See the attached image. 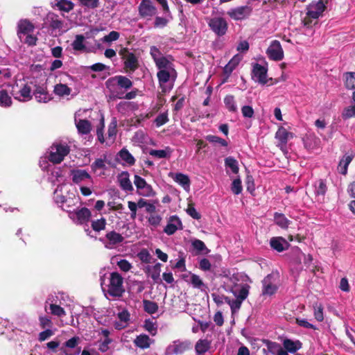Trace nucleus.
<instances>
[{"label": "nucleus", "mask_w": 355, "mask_h": 355, "mask_svg": "<svg viewBox=\"0 0 355 355\" xmlns=\"http://www.w3.org/2000/svg\"><path fill=\"white\" fill-rule=\"evenodd\" d=\"M101 286L105 294L120 297L125 293L123 277L116 272H111L107 277L101 278Z\"/></svg>", "instance_id": "f257e3e1"}, {"label": "nucleus", "mask_w": 355, "mask_h": 355, "mask_svg": "<svg viewBox=\"0 0 355 355\" xmlns=\"http://www.w3.org/2000/svg\"><path fill=\"white\" fill-rule=\"evenodd\" d=\"M245 278V275L242 273H234L232 276L225 277L223 287L226 291L232 294L239 293L243 288L249 292L250 286L244 283Z\"/></svg>", "instance_id": "f03ea898"}, {"label": "nucleus", "mask_w": 355, "mask_h": 355, "mask_svg": "<svg viewBox=\"0 0 355 355\" xmlns=\"http://www.w3.org/2000/svg\"><path fill=\"white\" fill-rule=\"evenodd\" d=\"M11 94L16 99L21 102H26L32 98L31 87L22 81L16 83L12 87Z\"/></svg>", "instance_id": "7ed1b4c3"}, {"label": "nucleus", "mask_w": 355, "mask_h": 355, "mask_svg": "<svg viewBox=\"0 0 355 355\" xmlns=\"http://www.w3.org/2000/svg\"><path fill=\"white\" fill-rule=\"evenodd\" d=\"M69 150L67 144L55 143L49 148V159L53 164H59L69 154Z\"/></svg>", "instance_id": "20e7f679"}, {"label": "nucleus", "mask_w": 355, "mask_h": 355, "mask_svg": "<svg viewBox=\"0 0 355 355\" xmlns=\"http://www.w3.org/2000/svg\"><path fill=\"white\" fill-rule=\"evenodd\" d=\"M119 54L121 55L123 60L124 67L126 72L132 73L139 67V61L137 57L128 49H121Z\"/></svg>", "instance_id": "39448f33"}, {"label": "nucleus", "mask_w": 355, "mask_h": 355, "mask_svg": "<svg viewBox=\"0 0 355 355\" xmlns=\"http://www.w3.org/2000/svg\"><path fill=\"white\" fill-rule=\"evenodd\" d=\"M325 9V5L322 0H319L317 2H313L307 7V17L309 19L305 18L303 20L304 26H309L311 23L309 19H318Z\"/></svg>", "instance_id": "423d86ee"}, {"label": "nucleus", "mask_w": 355, "mask_h": 355, "mask_svg": "<svg viewBox=\"0 0 355 355\" xmlns=\"http://www.w3.org/2000/svg\"><path fill=\"white\" fill-rule=\"evenodd\" d=\"M69 212V218L78 225H84L89 222L92 214L89 209L83 207L73 211L66 209Z\"/></svg>", "instance_id": "0eeeda50"}, {"label": "nucleus", "mask_w": 355, "mask_h": 355, "mask_svg": "<svg viewBox=\"0 0 355 355\" xmlns=\"http://www.w3.org/2000/svg\"><path fill=\"white\" fill-rule=\"evenodd\" d=\"M278 275L272 273L267 275L262 281V295L270 296L276 293L278 288Z\"/></svg>", "instance_id": "6e6552de"}, {"label": "nucleus", "mask_w": 355, "mask_h": 355, "mask_svg": "<svg viewBox=\"0 0 355 355\" xmlns=\"http://www.w3.org/2000/svg\"><path fill=\"white\" fill-rule=\"evenodd\" d=\"M134 184L137 188L139 195L144 197L154 196L155 192L152 186L146 182V181L138 175L134 176Z\"/></svg>", "instance_id": "1a4fd4ad"}, {"label": "nucleus", "mask_w": 355, "mask_h": 355, "mask_svg": "<svg viewBox=\"0 0 355 355\" xmlns=\"http://www.w3.org/2000/svg\"><path fill=\"white\" fill-rule=\"evenodd\" d=\"M248 290L243 288L239 293L233 294L235 299L225 298V301L230 305L232 313L237 312L240 309L243 302L248 297Z\"/></svg>", "instance_id": "9d476101"}, {"label": "nucleus", "mask_w": 355, "mask_h": 355, "mask_svg": "<svg viewBox=\"0 0 355 355\" xmlns=\"http://www.w3.org/2000/svg\"><path fill=\"white\" fill-rule=\"evenodd\" d=\"M191 347L189 341L177 340L168 345L165 350V355H178L184 353Z\"/></svg>", "instance_id": "9b49d317"}, {"label": "nucleus", "mask_w": 355, "mask_h": 355, "mask_svg": "<svg viewBox=\"0 0 355 355\" xmlns=\"http://www.w3.org/2000/svg\"><path fill=\"white\" fill-rule=\"evenodd\" d=\"M208 25L218 36L224 35L227 30V23L223 17H216L210 19Z\"/></svg>", "instance_id": "f8f14e48"}, {"label": "nucleus", "mask_w": 355, "mask_h": 355, "mask_svg": "<svg viewBox=\"0 0 355 355\" xmlns=\"http://www.w3.org/2000/svg\"><path fill=\"white\" fill-rule=\"evenodd\" d=\"M268 57L275 61H280L284 58V51L278 40H272L266 50Z\"/></svg>", "instance_id": "ddd939ff"}, {"label": "nucleus", "mask_w": 355, "mask_h": 355, "mask_svg": "<svg viewBox=\"0 0 355 355\" xmlns=\"http://www.w3.org/2000/svg\"><path fill=\"white\" fill-rule=\"evenodd\" d=\"M183 225L180 218L174 215L168 218L164 232L168 236L174 234L178 230H182Z\"/></svg>", "instance_id": "4468645a"}, {"label": "nucleus", "mask_w": 355, "mask_h": 355, "mask_svg": "<svg viewBox=\"0 0 355 355\" xmlns=\"http://www.w3.org/2000/svg\"><path fill=\"white\" fill-rule=\"evenodd\" d=\"M100 240L104 243L106 248L112 249L116 245L123 242V237L121 234L115 231H111L106 234L105 239H101Z\"/></svg>", "instance_id": "2eb2a0df"}, {"label": "nucleus", "mask_w": 355, "mask_h": 355, "mask_svg": "<svg viewBox=\"0 0 355 355\" xmlns=\"http://www.w3.org/2000/svg\"><path fill=\"white\" fill-rule=\"evenodd\" d=\"M72 180L76 184L86 183L90 184L92 183L91 175L82 169H73L71 171Z\"/></svg>", "instance_id": "dca6fc26"}, {"label": "nucleus", "mask_w": 355, "mask_h": 355, "mask_svg": "<svg viewBox=\"0 0 355 355\" xmlns=\"http://www.w3.org/2000/svg\"><path fill=\"white\" fill-rule=\"evenodd\" d=\"M252 10L249 6H240L230 10L227 15L234 20H242L248 17Z\"/></svg>", "instance_id": "f3484780"}, {"label": "nucleus", "mask_w": 355, "mask_h": 355, "mask_svg": "<svg viewBox=\"0 0 355 355\" xmlns=\"http://www.w3.org/2000/svg\"><path fill=\"white\" fill-rule=\"evenodd\" d=\"M46 20L47 23L53 30L66 32L69 29L67 26H64V22L60 19L59 17L53 12L47 15Z\"/></svg>", "instance_id": "a211bd4d"}, {"label": "nucleus", "mask_w": 355, "mask_h": 355, "mask_svg": "<svg viewBox=\"0 0 355 355\" xmlns=\"http://www.w3.org/2000/svg\"><path fill=\"white\" fill-rule=\"evenodd\" d=\"M139 12L142 17H151L155 15L156 8L151 0H142L139 6Z\"/></svg>", "instance_id": "6ab92c4d"}, {"label": "nucleus", "mask_w": 355, "mask_h": 355, "mask_svg": "<svg viewBox=\"0 0 355 355\" xmlns=\"http://www.w3.org/2000/svg\"><path fill=\"white\" fill-rule=\"evenodd\" d=\"M107 88L110 91L109 99H123L125 91H123L121 88L118 87L115 83H113V80H107L106 82Z\"/></svg>", "instance_id": "aec40b11"}, {"label": "nucleus", "mask_w": 355, "mask_h": 355, "mask_svg": "<svg viewBox=\"0 0 355 355\" xmlns=\"http://www.w3.org/2000/svg\"><path fill=\"white\" fill-rule=\"evenodd\" d=\"M17 35L21 41L26 34L31 33L34 30L33 24L27 19H21L17 24Z\"/></svg>", "instance_id": "412c9836"}, {"label": "nucleus", "mask_w": 355, "mask_h": 355, "mask_svg": "<svg viewBox=\"0 0 355 355\" xmlns=\"http://www.w3.org/2000/svg\"><path fill=\"white\" fill-rule=\"evenodd\" d=\"M252 77L255 81L266 84L267 83V69L264 67L256 64L253 68Z\"/></svg>", "instance_id": "4be33fe9"}, {"label": "nucleus", "mask_w": 355, "mask_h": 355, "mask_svg": "<svg viewBox=\"0 0 355 355\" xmlns=\"http://www.w3.org/2000/svg\"><path fill=\"white\" fill-rule=\"evenodd\" d=\"M63 184H59L54 191V200L57 204H61L64 209L71 207V200L67 199L62 194Z\"/></svg>", "instance_id": "5701e85b"}, {"label": "nucleus", "mask_w": 355, "mask_h": 355, "mask_svg": "<svg viewBox=\"0 0 355 355\" xmlns=\"http://www.w3.org/2000/svg\"><path fill=\"white\" fill-rule=\"evenodd\" d=\"M71 92L72 89L66 84L58 83L55 85L53 87V93L60 98L69 99Z\"/></svg>", "instance_id": "b1692460"}, {"label": "nucleus", "mask_w": 355, "mask_h": 355, "mask_svg": "<svg viewBox=\"0 0 355 355\" xmlns=\"http://www.w3.org/2000/svg\"><path fill=\"white\" fill-rule=\"evenodd\" d=\"M129 173L126 171H123L117 176V180L121 188L127 192L133 191V186L130 180Z\"/></svg>", "instance_id": "393cba45"}, {"label": "nucleus", "mask_w": 355, "mask_h": 355, "mask_svg": "<svg viewBox=\"0 0 355 355\" xmlns=\"http://www.w3.org/2000/svg\"><path fill=\"white\" fill-rule=\"evenodd\" d=\"M48 171H50L48 179L53 184L56 182L62 183L64 181L63 171L60 168L52 166Z\"/></svg>", "instance_id": "a878e982"}, {"label": "nucleus", "mask_w": 355, "mask_h": 355, "mask_svg": "<svg viewBox=\"0 0 355 355\" xmlns=\"http://www.w3.org/2000/svg\"><path fill=\"white\" fill-rule=\"evenodd\" d=\"M169 176L171 177L175 182L181 185L184 190L189 191L191 182L187 175L181 173H170Z\"/></svg>", "instance_id": "bb28decb"}, {"label": "nucleus", "mask_w": 355, "mask_h": 355, "mask_svg": "<svg viewBox=\"0 0 355 355\" xmlns=\"http://www.w3.org/2000/svg\"><path fill=\"white\" fill-rule=\"evenodd\" d=\"M293 137V134L291 132H288L284 127H279L275 134V138L279 142V145H281V148L282 146L286 145L288 140Z\"/></svg>", "instance_id": "cd10ccee"}, {"label": "nucleus", "mask_w": 355, "mask_h": 355, "mask_svg": "<svg viewBox=\"0 0 355 355\" xmlns=\"http://www.w3.org/2000/svg\"><path fill=\"white\" fill-rule=\"evenodd\" d=\"M283 346L286 351L294 354L302 348V344L298 340H293L289 338H286L283 340Z\"/></svg>", "instance_id": "c85d7f7f"}, {"label": "nucleus", "mask_w": 355, "mask_h": 355, "mask_svg": "<svg viewBox=\"0 0 355 355\" xmlns=\"http://www.w3.org/2000/svg\"><path fill=\"white\" fill-rule=\"evenodd\" d=\"M272 249L282 252L288 248V243L282 237H272L270 241Z\"/></svg>", "instance_id": "c756f323"}, {"label": "nucleus", "mask_w": 355, "mask_h": 355, "mask_svg": "<svg viewBox=\"0 0 355 355\" xmlns=\"http://www.w3.org/2000/svg\"><path fill=\"white\" fill-rule=\"evenodd\" d=\"M154 343V340L151 339L146 334H140L136 337L134 340L135 345L141 349H147L150 347L151 344Z\"/></svg>", "instance_id": "7c9ffc66"}, {"label": "nucleus", "mask_w": 355, "mask_h": 355, "mask_svg": "<svg viewBox=\"0 0 355 355\" xmlns=\"http://www.w3.org/2000/svg\"><path fill=\"white\" fill-rule=\"evenodd\" d=\"M242 58V55L236 54L225 66L223 71L227 78H228L232 73V72L235 69V68L241 61Z\"/></svg>", "instance_id": "2f4dec72"}, {"label": "nucleus", "mask_w": 355, "mask_h": 355, "mask_svg": "<svg viewBox=\"0 0 355 355\" xmlns=\"http://www.w3.org/2000/svg\"><path fill=\"white\" fill-rule=\"evenodd\" d=\"M108 80H113L114 84H116L118 87L125 90L130 89L132 86V82L126 76H116L110 78Z\"/></svg>", "instance_id": "473e14b6"}, {"label": "nucleus", "mask_w": 355, "mask_h": 355, "mask_svg": "<svg viewBox=\"0 0 355 355\" xmlns=\"http://www.w3.org/2000/svg\"><path fill=\"white\" fill-rule=\"evenodd\" d=\"M33 94L35 96V99L39 103H46L49 102L52 99V97L47 92L46 89L42 87H37Z\"/></svg>", "instance_id": "72a5a7b5"}, {"label": "nucleus", "mask_w": 355, "mask_h": 355, "mask_svg": "<svg viewBox=\"0 0 355 355\" xmlns=\"http://www.w3.org/2000/svg\"><path fill=\"white\" fill-rule=\"evenodd\" d=\"M117 159L122 161L123 164H128V166H132L135 162L134 157L125 148L119 151L117 154Z\"/></svg>", "instance_id": "f704fd0d"}, {"label": "nucleus", "mask_w": 355, "mask_h": 355, "mask_svg": "<svg viewBox=\"0 0 355 355\" xmlns=\"http://www.w3.org/2000/svg\"><path fill=\"white\" fill-rule=\"evenodd\" d=\"M353 159L352 155H345L340 159L338 166V171L343 175H346L347 173V168Z\"/></svg>", "instance_id": "c9c22d12"}, {"label": "nucleus", "mask_w": 355, "mask_h": 355, "mask_svg": "<svg viewBox=\"0 0 355 355\" xmlns=\"http://www.w3.org/2000/svg\"><path fill=\"white\" fill-rule=\"evenodd\" d=\"M274 220L275 224L282 229H286L291 224V221L285 216L284 214L280 213H275Z\"/></svg>", "instance_id": "e433bc0d"}, {"label": "nucleus", "mask_w": 355, "mask_h": 355, "mask_svg": "<svg viewBox=\"0 0 355 355\" xmlns=\"http://www.w3.org/2000/svg\"><path fill=\"white\" fill-rule=\"evenodd\" d=\"M189 282L193 288H198L201 291H204L207 288L201 278L196 274H191Z\"/></svg>", "instance_id": "4c0bfd02"}, {"label": "nucleus", "mask_w": 355, "mask_h": 355, "mask_svg": "<svg viewBox=\"0 0 355 355\" xmlns=\"http://www.w3.org/2000/svg\"><path fill=\"white\" fill-rule=\"evenodd\" d=\"M85 37L83 35H77L75 40L73 42L71 46L73 50L76 51H84L86 49V46L84 44Z\"/></svg>", "instance_id": "58836bf2"}, {"label": "nucleus", "mask_w": 355, "mask_h": 355, "mask_svg": "<svg viewBox=\"0 0 355 355\" xmlns=\"http://www.w3.org/2000/svg\"><path fill=\"white\" fill-rule=\"evenodd\" d=\"M155 64L159 70L173 69L171 62L164 56H159V58H156Z\"/></svg>", "instance_id": "ea45409f"}, {"label": "nucleus", "mask_w": 355, "mask_h": 355, "mask_svg": "<svg viewBox=\"0 0 355 355\" xmlns=\"http://www.w3.org/2000/svg\"><path fill=\"white\" fill-rule=\"evenodd\" d=\"M210 345L211 343L206 339L198 340L195 347L196 353L198 354H202L205 353L210 348Z\"/></svg>", "instance_id": "a19ab883"}, {"label": "nucleus", "mask_w": 355, "mask_h": 355, "mask_svg": "<svg viewBox=\"0 0 355 355\" xmlns=\"http://www.w3.org/2000/svg\"><path fill=\"white\" fill-rule=\"evenodd\" d=\"M78 132L81 134H87L90 132L91 124L87 120L80 119L76 123Z\"/></svg>", "instance_id": "79ce46f5"}, {"label": "nucleus", "mask_w": 355, "mask_h": 355, "mask_svg": "<svg viewBox=\"0 0 355 355\" xmlns=\"http://www.w3.org/2000/svg\"><path fill=\"white\" fill-rule=\"evenodd\" d=\"M144 309L149 314L155 313L158 310V305L156 302L148 300H143Z\"/></svg>", "instance_id": "37998d69"}, {"label": "nucleus", "mask_w": 355, "mask_h": 355, "mask_svg": "<svg viewBox=\"0 0 355 355\" xmlns=\"http://www.w3.org/2000/svg\"><path fill=\"white\" fill-rule=\"evenodd\" d=\"M12 103L11 97L8 92L2 89L0 91V106L3 107H9Z\"/></svg>", "instance_id": "c03bdc74"}, {"label": "nucleus", "mask_w": 355, "mask_h": 355, "mask_svg": "<svg viewBox=\"0 0 355 355\" xmlns=\"http://www.w3.org/2000/svg\"><path fill=\"white\" fill-rule=\"evenodd\" d=\"M55 6L59 10L69 12L73 8L74 4L69 0H55Z\"/></svg>", "instance_id": "a18cd8bd"}, {"label": "nucleus", "mask_w": 355, "mask_h": 355, "mask_svg": "<svg viewBox=\"0 0 355 355\" xmlns=\"http://www.w3.org/2000/svg\"><path fill=\"white\" fill-rule=\"evenodd\" d=\"M191 245L193 248L199 252H202L205 254H208L210 250L206 247L203 241L199 239H194L191 241Z\"/></svg>", "instance_id": "49530a36"}, {"label": "nucleus", "mask_w": 355, "mask_h": 355, "mask_svg": "<svg viewBox=\"0 0 355 355\" xmlns=\"http://www.w3.org/2000/svg\"><path fill=\"white\" fill-rule=\"evenodd\" d=\"M315 194L318 196H324L327 191V185L324 180H319L315 182Z\"/></svg>", "instance_id": "de8ad7c7"}, {"label": "nucleus", "mask_w": 355, "mask_h": 355, "mask_svg": "<svg viewBox=\"0 0 355 355\" xmlns=\"http://www.w3.org/2000/svg\"><path fill=\"white\" fill-rule=\"evenodd\" d=\"M224 103L229 111L235 112L237 111V106L232 95H227L224 98Z\"/></svg>", "instance_id": "09e8293b"}, {"label": "nucleus", "mask_w": 355, "mask_h": 355, "mask_svg": "<svg viewBox=\"0 0 355 355\" xmlns=\"http://www.w3.org/2000/svg\"><path fill=\"white\" fill-rule=\"evenodd\" d=\"M225 166L230 168L232 172L234 174L238 173L239 172V166L238 162L232 157H228L225 159Z\"/></svg>", "instance_id": "8fccbe9b"}, {"label": "nucleus", "mask_w": 355, "mask_h": 355, "mask_svg": "<svg viewBox=\"0 0 355 355\" xmlns=\"http://www.w3.org/2000/svg\"><path fill=\"white\" fill-rule=\"evenodd\" d=\"M174 69H162L157 73V78L160 85L164 84L169 80L171 72Z\"/></svg>", "instance_id": "3c124183"}, {"label": "nucleus", "mask_w": 355, "mask_h": 355, "mask_svg": "<svg viewBox=\"0 0 355 355\" xmlns=\"http://www.w3.org/2000/svg\"><path fill=\"white\" fill-rule=\"evenodd\" d=\"M341 116L344 120L355 117V103L345 107L342 112Z\"/></svg>", "instance_id": "603ef678"}, {"label": "nucleus", "mask_w": 355, "mask_h": 355, "mask_svg": "<svg viewBox=\"0 0 355 355\" xmlns=\"http://www.w3.org/2000/svg\"><path fill=\"white\" fill-rule=\"evenodd\" d=\"M49 309L51 311V313L54 315L62 317L66 315V312L63 308H62L59 305L53 304V302H51L49 304Z\"/></svg>", "instance_id": "864d4df0"}, {"label": "nucleus", "mask_w": 355, "mask_h": 355, "mask_svg": "<svg viewBox=\"0 0 355 355\" xmlns=\"http://www.w3.org/2000/svg\"><path fill=\"white\" fill-rule=\"evenodd\" d=\"M345 86L349 89H355V72H348L346 73Z\"/></svg>", "instance_id": "5fc2aeb1"}, {"label": "nucleus", "mask_w": 355, "mask_h": 355, "mask_svg": "<svg viewBox=\"0 0 355 355\" xmlns=\"http://www.w3.org/2000/svg\"><path fill=\"white\" fill-rule=\"evenodd\" d=\"M144 329L152 336H155L157 331V327L155 322L151 320H146L144 322Z\"/></svg>", "instance_id": "6e6d98bb"}, {"label": "nucleus", "mask_w": 355, "mask_h": 355, "mask_svg": "<svg viewBox=\"0 0 355 355\" xmlns=\"http://www.w3.org/2000/svg\"><path fill=\"white\" fill-rule=\"evenodd\" d=\"M106 220L101 218L98 220L92 221V227L95 232H100L105 228Z\"/></svg>", "instance_id": "4d7b16f0"}, {"label": "nucleus", "mask_w": 355, "mask_h": 355, "mask_svg": "<svg viewBox=\"0 0 355 355\" xmlns=\"http://www.w3.org/2000/svg\"><path fill=\"white\" fill-rule=\"evenodd\" d=\"M171 151L169 148H166L164 150H151L150 155L158 158H165L170 155Z\"/></svg>", "instance_id": "13d9d810"}, {"label": "nucleus", "mask_w": 355, "mask_h": 355, "mask_svg": "<svg viewBox=\"0 0 355 355\" xmlns=\"http://www.w3.org/2000/svg\"><path fill=\"white\" fill-rule=\"evenodd\" d=\"M205 139L210 143L218 144L220 146H222L224 147H226L228 145V143L227 142V141H225V139H223L218 136H216V135H207Z\"/></svg>", "instance_id": "bf43d9fd"}, {"label": "nucleus", "mask_w": 355, "mask_h": 355, "mask_svg": "<svg viewBox=\"0 0 355 355\" xmlns=\"http://www.w3.org/2000/svg\"><path fill=\"white\" fill-rule=\"evenodd\" d=\"M118 318L121 322L124 324L119 325L117 323L116 324V328L121 329L125 326L128 320H130V314L127 311H123L118 314Z\"/></svg>", "instance_id": "052dcab7"}, {"label": "nucleus", "mask_w": 355, "mask_h": 355, "mask_svg": "<svg viewBox=\"0 0 355 355\" xmlns=\"http://www.w3.org/2000/svg\"><path fill=\"white\" fill-rule=\"evenodd\" d=\"M313 309L315 318L318 322H322L324 319L323 307L322 304L316 303L313 305Z\"/></svg>", "instance_id": "680f3d73"}, {"label": "nucleus", "mask_w": 355, "mask_h": 355, "mask_svg": "<svg viewBox=\"0 0 355 355\" xmlns=\"http://www.w3.org/2000/svg\"><path fill=\"white\" fill-rule=\"evenodd\" d=\"M231 189L236 195H239L242 192L243 187L241 185V181L239 178H236L233 180Z\"/></svg>", "instance_id": "e2e57ef3"}, {"label": "nucleus", "mask_w": 355, "mask_h": 355, "mask_svg": "<svg viewBox=\"0 0 355 355\" xmlns=\"http://www.w3.org/2000/svg\"><path fill=\"white\" fill-rule=\"evenodd\" d=\"M138 257L142 262L146 263H149L151 262L152 256L150 255L149 252L146 249L141 250L140 252L138 254Z\"/></svg>", "instance_id": "0e129e2a"}, {"label": "nucleus", "mask_w": 355, "mask_h": 355, "mask_svg": "<svg viewBox=\"0 0 355 355\" xmlns=\"http://www.w3.org/2000/svg\"><path fill=\"white\" fill-rule=\"evenodd\" d=\"M162 220V218L161 216L158 214H153L149 216L148 221L150 225L154 227H157L160 225Z\"/></svg>", "instance_id": "69168bd1"}, {"label": "nucleus", "mask_w": 355, "mask_h": 355, "mask_svg": "<svg viewBox=\"0 0 355 355\" xmlns=\"http://www.w3.org/2000/svg\"><path fill=\"white\" fill-rule=\"evenodd\" d=\"M37 41V38L36 36L32 35L31 33L26 34L23 37L22 42L27 44L28 46H35Z\"/></svg>", "instance_id": "338daca9"}, {"label": "nucleus", "mask_w": 355, "mask_h": 355, "mask_svg": "<svg viewBox=\"0 0 355 355\" xmlns=\"http://www.w3.org/2000/svg\"><path fill=\"white\" fill-rule=\"evenodd\" d=\"M161 264L156 263L150 271V276L154 280L157 281L159 278Z\"/></svg>", "instance_id": "774afa93"}]
</instances>
